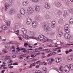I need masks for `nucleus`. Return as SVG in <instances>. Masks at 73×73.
<instances>
[{"label": "nucleus", "instance_id": "1", "mask_svg": "<svg viewBox=\"0 0 73 73\" xmlns=\"http://www.w3.org/2000/svg\"><path fill=\"white\" fill-rule=\"evenodd\" d=\"M42 26L44 27V31L47 32V33L48 35H53V32L50 30V27H49L48 25L45 24Z\"/></svg>", "mask_w": 73, "mask_h": 73}, {"label": "nucleus", "instance_id": "2", "mask_svg": "<svg viewBox=\"0 0 73 73\" xmlns=\"http://www.w3.org/2000/svg\"><path fill=\"white\" fill-rule=\"evenodd\" d=\"M64 70L65 72H67V73H68L70 71L69 67L68 66V65H66L65 66V67L64 68Z\"/></svg>", "mask_w": 73, "mask_h": 73}, {"label": "nucleus", "instance_id": "3", "mask_svg": "<svg viewBox=\"0 0 73 73\" xmlns=\"http://www.w3.org/2000/svg\"><path fill=\"white\" fill-rule=\"evenodd\" d=\"M67 61H69V62L72 61L73 60V56L72 55L69 56L67 58Z\"/></svg>", "mask_w": 73, "mask_h": 73}, {"label": "nucleus", "instance_id": "4", "mask_svg": "<svg viewBox=\"0 0 73 73\" xmlns=\"http://www.w3.org/2000/svg\"><path fill=\"white\" fill-rule=\"evenodd\" d=\"M27 12L30 14H32L33 13V9L30 8L27 9Z\"/></svg>", "mask_w": 73, "mask_h": 73}, {"label": "nucleus", "instance_id": "5", "mask_svg": "<svg viewBox=\"0 0 73 73\" xmlns=\"http://www.w3.org/2000/svg\"><path fill=\"white\" fill-rule=\"evenodd\" d=\"M27 25H29L32 22V19L30 18H29L27 19Z\"/></svg>", "mask_w": 73, "mask_h": 73}, {"label": "nucleus", "instance_id": "6", "mask_svg": "<svg viewBox=\"0 0 73 73\" xmlns=\"http://www.w3.org/2000/svg\"><path fill=\"white\" fill-rule=\"evenodd\" d=\"M44 36L42 35H39L38 37V38L40 40V41H43V39H44Z\"/></svg>", "mask_w": 73, "mask_h": 73}, {"label": "nucleus", "instance_id": "7", "mask_svg": "<svg viewBox=\"0 0 73 73\" xmlns=\"http://www.w3.org/2000/svg\"><path fill=\"white\" fill-rule=\"evenodd\" d=\"M54 61L57 63H59L61 61V58H56L54 59Z\"/></svg>", "mask_w": 73, "mask_h": 73}, {"label": "nucleus", "instance_id": "8", "mask_svg": "<svg viewBox=\"0 0 73 73\" xmlns=\"http://www.w3.org/2000/svg\"><path fill=\"white\" fill-rule=\"evenodd\" d=\"M37 25V22L36 21H34L32 23V25L33 28H36Z\"/></svg>", "mask_w": 73, "mask_h": 73}, {"label": "nucleus", "instance_id": "9", "mask_svg": "<svg viewBox=\"0 0 73 73\" xmlns=\"http://www.w3.org/2000/svg\"><path fill=\"white\" fill-rule=\"evenodd\" d=\"M64 36L65 38H69L70 37V35L68 34H65Z\"/></svg>", "mask_w": 73, "mask_h": 73}, {"label": "nucleus", "instance_id": "10", "mask_svg": "<svg viewBox=\"0 0 73 73\" xmlns=\"http://www.w3.org/2000/svg\"><path fill=\"white\" fill-rule=\"evenodd\" d=\"M43 41L44 42H46V41H51L52 40L49 39L47 38H46L45 36H44Z\"/></svg>", "mask_w": 73, "mask_h": 73}, {"label": "nucleus", "instance_id": "11", "mask_svg": "<svg viewBox=\"0 0 73 73\" xmlns=\"http://www.w3.org/2000/svg\"><path fill=\"white\" fill-rule=\"evenodd\" d=\"M15 13V10L14 9H11L9 12V15H13L14 13Z\"/></svg>", "mask_w": 73, "mask_h": 73}, {"label": "nucleus", "instance_id": "12", "mask_svg": "<svg viewBox=\"0 0 73 73\" xmlns=\"http://www.w3.org/2000/svg\"><path fill=\"white\" fill-rule=\"evenodd\" d=\"M44 7L45 8L47 9H49V8H50V6H49V5H48V3H45Z\"/></svg>", "mask_w": 73, "mask_h": 73}, {"label": "nucleus", "instance_id": "13", "mask_svg": "<svg viewBox=\"0 0 73 73\" xmlns=\"http://www.w3.org/2000/svg\"><path fill=\"white\" fill-rule=\"evenodd\" d=\"M51 26L52 28H54L55 27V25L56 24V22L54 21H52L51 23Z\"/></svg>", "mask_w": 73, "mask_h": 73}, {"label": "nucleus", "instance_id": "14", "mask_svg": "<svg viewBox=\"0 0 73 73\" xmlns=\"http://www.w3.org/2000/svg\"><path fill=\"white\" fill-rule=\"evenodd\" d=\"M21 13L22 15H25V11L23 9H22L21 10Z\"/></svg>", "mask_w": 73, "mask_h": 73}, {"label": "nucleus", "instance_id": "15", "mask_svg": "<svg viewBox=\"0 0 73 73\" xmlns=\"http://www.w3.org/2000/svg\"><path fill=\"white\" fill-rule=\"evenodd\" d=\"M22 32H23L24 35H26L27 34V31L25 30V29L23 28L22 29Z\"/></svg>", "mask_w": 73, "mask_h": 73}, {"label": "nucleus", "instance_id": "16", "mask_svg": "<svg viewBox=\"0 0 73 73\" xmlns=\"http://www.w3.org/2000/svg\"><path fill=\"white\" fill-rule=\"evenodd\" d=\"M36 9H35V10L36 11H39L40 10V7L39 6H35Z\"/></svg>", "mask_w": 73, "mask_h": 73}, {"label": "nucleus", "instance_id": "17", "mask_svg": "<svg viewBox=\"0 0 73 73\" xmlns=\"http://www.w3.org/2000/svg\"><path fill=\"white\" fill-rule=\"evenodd\" d=\"M55 6L57 7H60L61 6V4L59 2H57L56 3Z\"/></svg>", "mask_w": 73, "mask_h": 73}, {"label": "nucleus", "instance_id": "18", "mask_svg": "<svg viewBox=\"0 0 73 73\" xmlns=\"http://www.w3.org/2000/svg\"><path fill=\"white\" fill-rule=\"evenodd\" d=\"M9 5L8 3H6L5 5V11H7V9L8 8V6Z\"/></svg>", "mask_w": 73, "mask_h": 73}, {"label": "nucleus", "instance_id": "19", "mask_svg": "<svg viewBox=\"0 0 73 73\" xmlns=\"http://www.w3.org/2000/svg\"><path fill=\"white\" fill-rule=\"evenodd\" d=\"M63 35V33L62 32H59L58 34V37H61V36H62Z\"/></svg>", "mask_w": 73, "mask_h": 73}, {"label": "nucleus", "instance_id": "20", "mask_svg": "<svg viewBox=\"0 0 73 73\" xmlns=\"http://www.w3.org/2000/svg\"><path fill=\"white\" fill-rule=\"evenodd\" d=\"M69 68L70 69V70H73V65L72 64H70L69 65Z\"/></svg>", "mask_w": 73, "mask_h": 73}, {"label": "nucleus", "instance_id": "21", "mask_svg": "<svg viewBox=\"0 0 73 73\" xmlns=\"http://www.w3.org/2000/svg\"><path fill=\"white\" fill-rule=\"evenodd\" d=\"M35 65H36V63H34L32 64H30V66L29 67L30 68H32L33 66H35Z\"/></svg>", "mask_w": 73, "mask_h": 73}, {"label": "nucleus", "instance_id": "22", "mask_svg": "<svg viewBox=\"0 0 73 73\" xmlns=\"http://www.w3.org/2000/svg\"><path fill=\"white\" fill-rule=\"evenodd\" d=\"M69 27V25H66L64 26V29H68Z\"/></svg>", "mask_w": 73, "mask_h": 73}, {"label": "nucleus", "instance_id": "23", "mask_svg": "<svg viewBox=\"0 0 73 73\" xmlns=\"http://www.w3.org/2000/svg\"><path fill=\"white\" fill-rule=\"evenodd\" d=\"M1 27L3 30H7L8 29L5 26H2Z\"/></svg>", "mask_w": 73, "mask_h": 73}, {"label": "nucleus", "instance_id": "24", "mask_svg": "<svg viewBox=\"0 0 73 73\" xmlns=\"http://www.w3.org/2000/svg\"><path fill=\"white\" fill-rule=\"evenodd\" d=\"M45 50V51H46V50H48V51H47V53H49V52H50L51 53L52 52V51H50L49 49H48V48L44 50Z\"/></svg>", "mask_w": 73, "mask_h": 73}, {"label": "nucleus", "instance_id": "25", "mask_svg": "<svg viewBox=\"0 0 73 73\" xmlns=\"http://www.w3.org/2000/svg\"><path fill=\"white\" fill-rule=\"evenodd\" d=\"M64 30L65 32L67 33H70V30L69 29H64Z\"/></svg>", "mask_w": 73, "mask_h": 73}, {"label": "nucleus", "instance_id": "26", "mask_svg": "<svg viewBox=\"0 0 73 73\" xmlns=\"http://www.w3.org/2000/svg\"><path fill=\"white\" fill-rule=\"evenodd\" d=\"M63 69H64V68L62 66H60L59 68V70L61 71L62 72L64 71V70H63Z\"/></svg>", "mask_w": 73, "mask_h": 73}, {"label": "nucleus", "instance_id": "27", "mask_svg": "<svg viewBox=\"0 0 73 73\" xmlns=\"http://www.w3.org/2000/svg\"><path fill=\"white\" fill-rule=\"evenodd\" d=\"M57 14L59 15H62V11L60 10H59L58 11Z\"/></svg>", "mask_w": 73, "mask_h": 73}, {"label": "nucleus", "instance_id": "28", "mask_svg": "<svg viewBox=\"0 0 73 73\" xmlns=\"http://www.w3.org/2000/svg\"><path fill=\"white\" fill-rule=\"evenodd\" d=\"M73 23V18H71L70 20L69 24H72Z\"/></svg>", "mask_w": 73, "mask_h": 73}, {"label": "nucleus", "instance_id": "29", "mask_svg": "<svg viewBox=\"0 0 73 73\" xmlns=\"http://www.w3.org/2000/svg\"><path fill=\"white\" fill-rule=\"evenodd\" d=\"M49 17H50V16L48 14H46L45 16V18L46 19H48L49 18Z\"/></svg>", "mask_w": 73, "mask_h": 73}, {"label": "nucleus", "instance_id": "30", "mask_svg": "<svg viewBox=\"0 0 73 73\" xmlns=\"http://www.w3.org/2000/svg\"><path fill=\"white\" fill-rule=\"evenodd\" d=\"M29 33L30 35H31V36H34V35H35V34L33 32H29Z\"/></svg>", "mask_w": 73, "mask_h": 73}, {"label": "nucleus", "instance_id": "31", "mask_svg": "<svg viewBox=\"0 0 73 73\" xmlns=\"http://www.w3.org/2000/svg\"><path fill=\"white\" fill-rule=\"evenodd\" d=\"M13 1H14V0H9L10 3L11 4V5H13Z\"/></svg>", "mask_w": 73, "mask_h": 73}, {"label": "nucleus", "instance_id": "32", "mask_svg": "<svg viewBox=\"0 0 73 73\" xmlns=\"http://www.w3.org/2000/svg\"><path fill=\"white\" fill-rule=\"evenodd\" d=\"M17 17L18 18H19V19H21L22 18L21 15L20 14H18L17 15Z\"/></svg>", "mask_w": 73, "mask_h": 73}, {"label": "nucleus", "instance_id": "33", "mask_svg": "<svg viewBox=\"0 0 73 73\" xmlns=\"http://www.w3.org/2000/svg\"><path fill=\"white\" fill-rule=\"evenodd\" d=\"M6 23L7 24V26H9L11 23H10V22L9 21H7Z\"/></svg>", "mask_w": 73, "mask_h": 73}, {"label": "nucleus", "instance_id": "34", "mask_svg": "<svg viewBox=\"0 0 73 73\" xmlns=\"http://www.w3.org/2000/svg\"><path fill=\"white\" fill-rule=\"evenodd\" d=\"M35 73H42V71L40 70H37L36 71Z\"/></svg>", "mask_w": 73, "mask_h": 73}, {"label": "nucleus", "instance_id": "35", "mask_svg": "<svg viewBox=\"0 0 73 73\" xmlns=\"http://www.w3.org/2000/svg\"><path fill=\"white\" fill-rule=\"evenodd\" d=\"M64 16H68V13H67V12L66 11H65L64 12Z\"/></svg>", "mask_w": 73, "mask_h": 73}, {"label": "nucleus", "instance_id": "36", "mask_svg": "<svg viewBox=\"0 0 73 73\" xmlns=\"http://www.w3.org/2000/svg\"><path fill=\"white\" fill-rule=\"evenodd\" d=\"M27 4V3H26L25 2H23V6H26Z\"/></svg>", "mask_w": 73, "mask_h": 73}, {"label": "nucleus", "instance_id": "37", "mask_svg": "<svg viewBox=\"0 0 73 73\" xmlns=\"http://www.w3.org/2000/svg\"><path fill=\"white\" fill-rule=\"evenodd\" d=\"M3 53H8V51H5V49H4L3 50Z\"/></svg>", "mask_w": 73, "mask_h": 73}, {"label": "nucleus", "instance_id": "38", "mask_svg": "<svg viewBox=\"0 0 73 73\" xmlns=\"http://www.w3.org/2000/svg\"><path fill=\"white\" fill-rule=\"evenodd\" d=\"M60 29V27L58 26L56 29L57 32H59V29Z\"/></svg>", "mask_w": 73, "mask_h": 73}, {"label": "nucleus", "instance_id": "39", "mask_svg": "<svg viewBox=\"0 0 73 73\" xmlns=\"http://www.w3.org/2000/svg\"><path fill=\"white\" fill-rule=\"evenodd\" d=\"M34 52H37L38 51V49L37 48L35 49V50H33Z\"/></svg>", "mask_w": 73, "mask_h": 73}, {"label": "nucleus", "instance_id": "40", "mask_svg": "<svg viewBox=\"0 0 73 73\" xmlns=\"http://www.w3.org/2000/svg\"><path fill=\"white\" fill-rule=\"evenodd\" d=\"M36 20H40V18L38 16H36Z\"/></svg>", "mask_w": 73, "mask_h": 73}, {"label": "nucleus", "instance_id": "41", "mask_svg": "<svg viewBox=\"0 0 73 73\" xmlns=\"http://www.w3.org/2000/svg\"><path fill=\"white\" fill-rule=\"evenodd\" d=\"M33 2H35V3H38V0H32Z\"/></svg>", "mask_w": 73, "mask_h": 73}, {"label": "nucleus", "instance_id": "42", "mask_svg": "<svg viewBox=\"0 0 73 73\" xmlns=\"http://www.w3.org/2000/svg\"><path fill=\"white\" fill-rule=\"evenodd\" d=\"M69 11L71 13H72L73 12V9H70Z\"/></svg>", "mask_w": 73, "mask_h": 73}, {"label": "nucleus", "instance_id": "43", "mask_svg": "<svg viewBox=\"0 0 73 73\" xmlns=\"http://www.w3.org/2000/svg\"><path fill=\"white\" fill-rule=\"evenodd\" d=\"M29 46V44H28L27 43L25 42V43L24 45V46Z\"/></svg>", "mask_w": 73, "mask_h": 73}, {"label": "nucleus", "instance_id": "44", "mask_svg": "<svg viewBox=\"0 0 73 73\" xmlns=\"http://www.w3.org/2000/svg\"><path fill=\"white\" fill-rule=\"evenodd\" d=\"M52 55V53H50L49 54H48V55L47 56V57H50V56H51Z\"/></svg>", "mask_w": 73, "mask_h": 73}, {"label": "nucleus", "instance_id": "45", "mask_svg": "<svg viewBox=\"0 0 73 73\" xmlns=\"http://www.w3.org/2000/svg\"><path fill=\"white\" fill-rule=\"evenodd\" d=\"M55 54H57V53L55 52H52V56H54Z\"/></svg>", "mask_w": 73, "mask_h": 73}, {"label": "nucleus", "instance_id": "46", "mask_svg": "<svg viewBox=\"0 0 73 73\" xmlns=\"http://www.w3.org/2000/svg\"><path fill=\"white\" fill-rule=\"evenodd\" d=\"M25 38H29L30 37L29 36H28V35H25Z\"/></svg>", "mask_w": 73, "mask_h": 73}, {"label": "nucleus", "instance_id": "47", "mask_svg": "<svg viewBox=\"0 0 73 73\" xmlns=\"http://www.w3.org/2000/svg\"><path fill=\"white\" fill-rule=\"evenodd\" d=\"M29 57H31V56H27L26 58L27 59H29Z\"/></svg>", "mask_w": 73, "mask_h": 73}, {"label": "nucleus", "instance_id": "48", "mask_svg": "<svg viewBox=\"0 0 73 73\" xmlns=\"http://www.w3.org/2000/svg\"><path fill=\"white\" fill-rule=\"evenodd\" d=\"M48 64L51 65V64H52V62L51 61H50L48 62Z\"/></svg>", "mask_w": 73, "mask_h": 73}, {"label": "nucleus", "instance_id": "49", "mask_svg": "<svg viewBox=\"0 0 73 73\" xmlns=\"http://www.w3.org/2000/svg\"><path fill=\"white\" fill-rule=\"evenodd\" d=\"M48 46L50 47H54V46H52V45L51 44L48 45Z\"/></svg>", "mask_w": 73, "mask_h": 73}, {"label": "nucleus", "instance_id": "50", "mask_svg": "<svg viewBox=\"0 0 73 73\" xmlns=\"http://www.w3.org/2000/svg\"><path fill=\"white\" fill-rule=\"evenodd\" d=\"M67 44L66 45V46H65V47H66V48H67V47H68V46H69V44Z\"/></svg>", "mask_w": 73, "mask_h": 73}, {"label": "nucleus", "instance_id": "51", "mask_svg": "<svg viewBox=\"0 0 73 73\" xmlns=\"http://www.w3.org/2000/svg\"><path fill=\"white\" fill-rule=\"evenodd\" d=\"M36 45H37V43H35L34 44V45L33 46V48H35V47H36Z\"/></svg>", "mask_w": 73, "mask_h": 73}, {"label": "nucleus", "instance_id": "52", "mask_svg": "<svg viewBox=\"0 0 73 73\" xmlns=\"http://www.w3.org/2000/svg\"><path fill=\"white\" fill-rule=\"evenodd\" d=\"M59 22L60 23H62V20L61 19H60L59 21Z\"/></svg>", "mask_w": 73, "mask_h": 73}, {"label": "nucleus", "instance_id": "53", "mask_svg": "<svg viewBox=\"0 0 73 73\" xmlns=\"http://www.w3.org/2000/svg\"><path fill=\"white\" fill-rule=\"evenodd\" d=\"M23 56L22 57H26L27 56V55L26 54H23Z\"/></svg>", "mask_w": 73, "mask_h": 73}, {"label": "nucleus", "instance_id": "54", "mask_svg": "<svg viewBox=\"0 0 73 73\" xmlns=\"http://www.w3.org/2000/svg\"><path fill=\"white\" fill-rule=\"evenodd\" d=\"M13 65H18V64L17 63H13Z\"/></svg>", "mask_w": 73, "mask_h": 73}, {"label": "nucleus", "instance_id": "55", "mask_svg": "<svg viewBox=\"0 0 73 73\" xmlns=\"http://www.w3.org/2000/svg\"><path fill=\"white\" fill-rule=\"evenodd\" d=\"M66 54H68V53H69V51L67 50L66 51Z\"/></svg>", "mask_w": 73, "mask_h": 73}, {"label": "nucleus", "instance_id": "56", "mask_svg": "<svg viewBox=\"0 0 73 73\" xmlns=\"http://www.w3.org/2000/svg\"><path fill=\"white\" fill-rule=\"evenodd\" d=\"M43 64V63H42V62H40V63H39V65H42Z\"/></svg>", "mask_w": 73, "mask_h": 73}, {"label": "nucleus", "instance_id": "57", "mask_svg": "<svg viewBox=\"0 0 73 73\" xmlns=\"http://www.w3.org/2000/svg\"><path fill=\"white\" fill-rule=\"evenodd\" d=\"M46 72H47L46 69L44 70V73H46Z\"/></svg>", "mask_w": 73, "mask_h": 73}, {"label": "nucleus", "instance_id": "58", "mask_svg": "<svg viewBox=\"0 0 73 73\" xmlns=\"http://www.w3.org/2000/svg\"><path fill=\"white\" fill-rule=\"evenodd\" d=\"M72 51H73V50L72 49H70L69 50V52H72Z\"/></svg>", "mask_w": 73, "mask_h": 73}, {"label": "nucleus", "instance_id": "59", "mask_svg": "<svg viewBox=\"0 0 73 73\" xmlns=\"http://www.w3.org/2000/svg\"><path fill=\"white\" fill-rule=\"evenodd\" d=\"M40 51V50L39 49H38L37 52H38V53H40V52H41Z\"/></svg>", "mask_w": 73, "mask_h": 73}, {"label": "nucleus", "instance_id": "60", "mask_svg": "<svg viewBox=\"0 0 73 73\" xmlns=\"http://www.w3.org/2000/svg\"><path fill=\"white\" fill-rule=\"evenodd\" d=\"M4 72H5V70H2L1 73H4Z\"/></svg>", "mask_w": 73, "mask_h": 73}, {"label": "nucleus", "instance_id": "61", "mask_svg": "<svg viewBox=\"0 0 73 73\" xmlns=\"http://www.w3.org/2000/svg\"><path fill=\"white\" fill-rule=\"evenodd\" d=\"M27 50H23V52H24V53H26L27 52Z\"/></svg>", "mask_w": 73, "mask_h": 73}, {"label": "nucleus", "instance_id": "62", "mask_svg": "<svg viewBox=\"0 0 73 73\" xmlns=\"http://www.w3.org/2000/svg\"><path fill=\"white\" fill-rule=\"evenodd\" d=\"M7 67H3V69H7Z\"/></svg>", "mask_w": 73, "mask_h": 73}, {"label": "nucleus", "instance_id": "63", "mask_svg": "<svg viewBox=\"0 0 73 73\" xmlns=\"http://www.w3.org/2000/svg\"><path fill=\"white\" fill-rule=\"evenodd\" d=\"M39 65H37L36 66V68H39Z\"/></svg>", "mask_w": 73, "mask_h": 73}, {"label": "nucleus", "instance_id": "64", "mask_svg": "<svg viewBox=\"0 0 73 73\" xmlns=\"http://www.w3.org/2000/svg\"><path fill=\"white\" fill-rule=\"evenodd\" d=\"M8 58H4V60H5V61H7V60H8Z\"/></svg>", "mask_w": 73, "mask_h": 73}]
</instances>
